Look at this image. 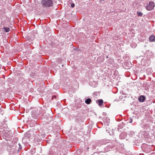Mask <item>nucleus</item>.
<instances>
[{"label":"nucleus","mask_w":155,"mask_h":155,"mask_svg":"<svg viewBox=\"0 0 155 155\" xmlns=\"http://www.w3.org/2000/svg\"><path fill=\"white\" fill-rule=\"evenodd\" d=\"M37 117H34V118H35V119H36V118H37Z\"/></svg>","instance_id":"nucleus-23"},{"label":"nucleus","mask_w":155,"mask_h":155,"mask_svg":"<svg viewBox=\"0 0 155 155\" xmlns=\"http://www.w3.org/2000/svg\"><path fill=\"white\" fill-rule=\"evenodd\" d=\"M110 141L109 140H103L101 141V143L102 144H105L107 143H109Z\"/></svg>","instance_id":"nucleus-9"},{"label":"nucleus","mask_w":155,"mask_h":155,"mask_svg":"<svg viewBox=\"0 0 155 155\" xmlns=\"http://www.w3.org/2000/svg\"><path fill=\"white\" fill-rule=\"evenodd\" d=\"M3 29L6 32H8L10 30V29L9 28L4 27Z\"/></svg>","instance_id":"nucleus-11"},{"label":"nucleus","mask_w":155,"mask_h":155,"mask_svg":"<svg viewBox=\"0 0 155 155\" xmlns=\"http://www.w3.org/2000/svg\"><path fill=\"white\" fill-rule=\"evenodd\" d=\"M149 40L151 41H155V36L152 35L149 37Z\"/></svg>","instance_id":"nucleus-7"},{"label":"nucleus","mask_w":155,"mask_h":155,"mask_svg":"<svg viewBox=\"0 0 155 155\" xmlns=\"http://www.w3.org/2000/svg\"><path fill=\"white\" fill-rule=\"evenodd\" d=\"M134 117H130V118H129V119H128V121L129 123H132L133 121V118Z\"/></svg>","instance_id":"nucleus-14"},{"label":"nucleus","mask_w":155,"mask_h":155,"mask_svg":"<svg viewBox=\"0 0 155 155\" xmlns=\"http://www.w3.org/2000/svg\"><path fill=\"white\" fill-rule=\"evenodd\" d=\"M41 4L42 6L48 8L52 6L53 3L52 0H41Z\"/></svg>","instance_id":"nucleus-1"},{"label":"nucleus","mask_w":155,"mask_h":155,"mask_svg":"<svg viewBox=\"0 0 155 155\" xmlns=\"http://www.w3.org/2000/svg\"><path fill=\"white\" fill-rule=\"evenodd\" d=\"M18 145L19 146V149H18V150L19 151V150H21V148H22V147L21 146V145L19 143H18Z\"/></svg>","instance_id":"nucleus-18"},{"label":"nucleus","mask_w":155,"mask_h":155,"mask_svg":"<svg viewBox=\"0 0 155 155\" xmlns=\"http://www.w3.org/2000/svg\"><path fill=\"white\" fill-rule=\"evenodd\" d=\"M32 117H34L33 114H32Z\"/></svg>","instance_id":"nucleus-24"},{"label":"nucleus","mask_w":155,"mask_h":155,"mask_svg":"<svg viewBox=\"0 0 155 155\" xmlns=\"http://www.w3.org/2000/svg\"><path fill=\"white\" fill-rule=\"evenodd\" d=\"M147 147H150V146H147Z\"/></svg>","instance_id":"nucleus-26"},{"label":"nucleus","mask_w":155,"mask_h":155,"mask_svg":"<svg viewBox=\"0 0 155 155\" xmlns=\"http://www.w3.org/2000/svg\"><path fill=\"white\" fill-rule=\"evenodd\" d=\"M96 103L98 104L99 106H101L103 103V101L102 99H98L96 101Z\"/></svg>","instance_id":"nucleus-6"},{"label":"nucleus","mask_w":155,"mask_h":155,"mask_svg":"<svg viewBox=\"0 0 155 155\" xmlns=\"http://www.w3.org/2000/svg\"><path fill=\"white\" fill-rule=\"evenodd\" d=\"M91 101L90 98H87L85 101V103L87 104H89L91 103Z\"/></svg>","instance_id":"nucleus-10"},{"label":"nucleus","mask_w":155,"mask_h":155,"mask_svg":"<svg viewBox=\"0 0 155 155\" xmlns=\"http://www.w3.org/2000/svg\"><path fill=\"white\" fill-rule=\"evenodd\" d=\"M128 135L131 137L133 136L134 135V133L133 131H131L128 133Z\"/></svg>","instance_id":"nucleus-12"},{"label":"nucleus","mask_w":155,"mask_h":155,"mask_svg":"<svg viewBox=\"0 0 155 155\" xmlns=\"http://www.w3.org/2000/svg\"><path fill=\"white\" fill-rule=\"evenodd\" d=\"M54 88L56 89H58L59 88L58 87V84H54Z\"/></svg>","instance_id":"nucleus-17"},{"label":"nucleus","mask_w":155,"mask_h":155,"mask_svg":"<svg viewBox=\"0 0 155 155\" xmlns=\"http://www.w3.org/2000/svg\"><path fill=\"white\" fill-rule=\"evenodd\" d=\"M97 85H96V84H95L94 85H92V86H93V87H96V86Z\"/></svg>","instance_id":"nucleus-22"},{"label":"nucleus","mask_w":155,"mask_h":155,"mask_svg":"<svg viewBox=\"0 0 155 155\" xmlns=\"http://www.w3.org/2000/svg\"><path fill=\"white\" fill-rule=\"evenodd\" d=\"M24 136L25 137H28V138H30L31 137V134L29 132H27L26 134H25Z\"/></svg>","instance_id":"nucleus-8"},{"label":"nucleus","mask_w":155,"mask_h":155,"mask_svg":"<svg viewBox=\"0 0 155 155\" xmlns=\"http://www.w3.org/2000/svg\"><path fill=\"white\" fill-rule=\"evenodd\" d=\"M127 136V134L125 133L122 132L120 135V138L121 139H123L125 138Z\"/></svg>","instance_id":"nucleus-4"},{"label":"nucleus","mask_w":155,"mask_h":155,"mask_svg":"<svg viewBox=\"0 0 155 155\" xmlns=\"http://www.w3.org/2000/svg\"><path fill=\"white\" fill-rule=\"evenodd\" d=\"M145 99V97L143 95H141L138 98V101L140 102H143Z\"/></svg>","instance_id":"nucleus-5"},{"label":"nucleus","mask_w":155,"mask_h":155,"mask_svg":"<svg viewBox=\"0 0 155 155\" xmlns=\"http://www.w3.org/2000/svg\"><path fill=\"white\" fill-rule=\"evenodd\" d=\"M155 7L154 4L153 2H150L148 4L146 7V9L148 11H151Z\"/></svg>","instance_id":"nucleus-3"},{"label":"nucleus","mask_w":155,"mask_h":155,"mask_svg":"<svg viewBox=\"0 0 155 155\" xmlns=\"http://www.w3.org/2000/svg\"><path fill=\"white\" fill-rule=\"evenodd\" d=\"M54 151H53L52 149H50L48 154V155H54L55 154Z\"/></svg>","instance_id":"nucleus-13"},{"label":"nucleus","mask_w":155,"mask_h":155,"mask_svg":"<svg viewBox=\"0 0 155 155\" xmlns=\"http://www.w3.org/2000/svg\"><path fill=\"white\" fill-rule=\"evenodd\" d=\"M115 147V145L113 143H111L107 146L104 148V150L103 152H105L110 150L114 148Z\"/></svg>","instance_id":"nucleus-2"},{"label":"nucleus","mask_w":155,"mask_h":155,"mask_svg":"<svg viewBox=\"0 0 155 155\" xmlns=\"http://www.w3.org/2000/svg\"><path fill=\"white\" fill-rule=\"evenodd\" d=\"M56 97H57V96L56 95L53 96L51 97L52 100H53L54 98H56Z\"/></svg>","instance_id":"nucleus-19"},{"label":"nucleus","mask_w":155,"mask_h":155,"mask_svg":"<svg viewBox=\"0 0 155 155\" xmlns=\"http://www.w3.org/2000/svg\"><path fill=\"white\" fill-rule=\"evenodd\" d=\"M30 75L31 77L33 78L36 75V74L35 73L32 72L30 73Z\"/></svg>","instance_id":"nucleus-15"},{"label":"nucleus","mask_w":155,"mask_h":155,"mask_svg":"<svg viewBox=\"0 0 155 155\" xmlns=\"http://www.w3.org/2000/svg\"><path fill=\"white\" fill-rule=\"evenodd\" d=\"M87 149H89V147H88V148H87Z\"/></svg>","instance_id":"nucleus-27"},{"label":"nucleus","mask_w":155,"mask_h":155,"mask_svg":"<svg viewBox=\"0 0 155 155\" xmlns=\"http://www.w3.org/2000/svg\"><path fill=\"white\" fill-rule=\"evenodd\" d=\"M75 6V5L74 3H72L71 5V6L72 8H74Z\"/></svg>","instance_id":"nucleus-20"},{"label":"nucleus","mask_w":155,"mask_h":155,"mask_svg":"<svg viewBox=\"0 0 155 155\" xmlns=\"http://www.w3.org/2000/svg\"><path fill=\"white\" fill-rule=\"evenodd\" d=\"M137 14L138 16H140L143 15V13L137 11Z\"/></svg>","instance_id":"nucleus-16"},{"label":"nucleus","mask_w":155,"mask_h":155,"mask_svg":"<svg viewBox=\"0 0 155 155\" xmlns=\"http://www.w3.org/2000/svg\"><path fill=\"white\" fill-rule=\"evenodd\" d=\"M115 141H116V142H117V140H115Z\"/></svg>","instance_id":"nucleus-25"},{"label":"nucleus","mask_w":155,"mask_h":155,"mask_svg":"<svg viewBox=\"0 0 155 155\" xmlns=\"http://www.w3.org/2000/svg\"><path fill=\"white\" fill-rule=\"evenodd\" d=\"M81 105L80 104H79L78 106L77 107H76L77 108H80L81 107Z\"/></svg>","instance_id":"nucleus-21"}]
</instances>
